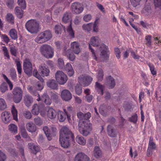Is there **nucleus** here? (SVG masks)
Returning <instances> with one entry per match:
<instances>
[{
  "label": "nucleus",
  "mask_w": 161,
  "mask_h": 161,
  "mask_svg": "<svg viewBox=\"0 0 161 161\" xmlns=\"http://www.w3.org/2000/svg\"><path fill=\"white\" fill-rule=\"evenodd\" d=\"M132 105L131 103H127L124 104L123 107L125 110L127 112L131 111L132 110Z\"/></svg>",
  "instance_id": "nucleus-39"
},
{
  "label": "nucleus",
  "mask_w": 161,
  "mask_h": 161,
  "mask_svg": "<svg viewBox=\"0 0 161 161\" xmlns=\"http://www.w3.org/2000/svg\"><path fill=\"white\" fill-rule=\"evenodd\" d=\"M31 153L34 154H36L39 151V147L37 146H35V147H33L31 150Z\"/></svg>",
  "instance_id": "nucleus-63"
},
{
  "label": "nucleus",
  "mask_w": 161,
  "mask_h": 161,
  "mask_svg": "<svg viewBox=\"0 0 161 161\" xmlns=\"http://www.w3.org/2000/svg\"><path fill=\"white\" fill-rule=\"evenodd\" d=\"M10 75L13 80H15L17 76L16 72L15 69H11L10 70Z\"/></svg>",
  "instance_id": "nucleus-49"
},
{
  "label": "nucleus",
  "mask_w": 161,
  "mask_h": 161,
  "mask_svg": "<svg viewBox=\"0 0 161 161\" xmlns=\"http://www.w3.org/2000/svg\"><path fill=\"white\" fill-rule=\"evenodd\" d=\"M47 116L51 119H55L57 113L56 110L52 107H48L46 108Z\"/></svg>",
  "instance_id": "nucleus-18"
},
{
  "label": "nucleus",
  "mask_w": 161,
  "mask_h": 161,
  "mask_svg": "<svg viewBox=\"0 0 161 161\" xmlns=\"http://www.w3.org/2000/svg\"><path fill=\"white\" fill-rule=\"evenodd\" d=\"M105 84L108 86L109 89L113 88L115 86L116 84L114 78L111 75H109L106 77Z\"/></svg>",
  "instance_id": "nucleus-12"
},
{
  "label": "nucleus",
  "mask_w": 161,
  "mask_h": 161,
  "mask_svg": "<svg viewBox=\"0 0 161 161\" xmlns=\"http://www.w3.org/2000/svg\"><path fill=\"white\" fill-rule=\"evenodd\" d=\"M16 66L18 73L19 74L21 75L22 73V69L21 64L19 61L16 62Z\"/></svg>",
  "instance_id": "nucleus-58"
},
{
  "label": "nucleus",
  "mask_w": 161,
  "mask_h": 161,
  "mask_svg": "<svg viewBox=\"0 0 161 161\" xmlns=\"http://www.w3.org/2000/svg\"><path fill=\"white\" fill-rule=\"evenodd\" d=\"M153 3L155 8L161 9V0H153Z\"/></svg>",
  "instance_id": "nucleus-53"
},
{
  "label": "nucleus",
  "mask_w": 161,
  "mask_h": 161,
  "mask_svg": "<svg viewBox=\"0 0 161 161\" xmlns=\"http://www.w3.org/2000/svg\"><path fill=\"white\" fill-rule=\"evenodd\" d=\"M63 70H65L68 75L70 76L73 75L74 74V70L72 66L69 63H68L65 66V68H64Z\"/></svg>",
  "instance_id": "nucleus-24"
},
{
  "label": "nucleus",
  "mask_w": 161,
  "mask_h": 161,
  "mask_svg": "<svg viewBox=\"0 0 161 161\" xmlns=\"http://www.w3.org/2000/svg\"><path fill=\"white\" fill-rule=\"evenodd\" d=\"M84 117H83V120H88V119L91 117V113L89 112H88L86 114H84Z\"/></svg>",
  "instance_id": "nucleus-64"
},
{
  "label": "nucleus",
  "mask_w": 161,
  "mask_h": 161,
  "mask_svg": "<svg viewBox=\"0 0 161 161\" xmlns=\"http://www.w3.org/2000/svg\"><path fill=\"white\" fill-rule=\"evenodd\" d=\"M67 31L68 32L69 34L72 38L74 37V32L72 28L71 24H70L69 26L67 29Z\"/></svg>",
  "instance_id": "nucleus-47"
},
{
  "label": "nucleus",
  "mask_w": 161,
  "mask_h": 161,
  "mask_svg": "<svg viewBox=\"0 0 161 161\" xmlns=\"http://www.w3.org/2000/svg\"><path fill=\"white\" fill-rule=\"evenodd\" d=\"M23 69L25 73L27 75L31 76L32 74V67L31 63L28 60L24 62Z\"/></svg>",
  "instance_id": "nucleus-10"
},
{
  "label": "nucleus",
  "mask_w": 161,
  "mask_h": 161,
  "mask_svg": "<svg viewBox=\"0 0 161 161\" xmlns=\"http://www.w3.org/2000/svg\"><path fill=\"white\" fill-rule=\"evenodd\" d=\"M10 51L12 54L14 56L16 55L17 50L14 46L10 47Z\"/></svg>",
  "instance_id": "nucleus-61"
},
{
  "label": "nucleus",
  "mask_w": 161,
  "mask_h": 161,
  "mask_svg": "<svg viewBox=\"0 0 161 161\" xmlns=\"http://www.w3.org/2000/svg\"><path fill=\"white\" fill-rule=\"evenodd\" d=\"M51 31L48 30L41 32L35 39V41L39 43H43L49 40L52 37Z\"/></svg>",
  "instance_id": "nucleus-4"
},
{
  "label": "nucleus",
  "mask_w": 161,
  "mask_h": 161,
  "mask_svg": "<svg viewBox=\"0 0 161 161\" xmlns=\"http://www.w3.org/2000/svg\"><path fill=\"white\" fill-rule=\"evenodd\" d=\"M71 17L70 13L66 12L64 14L63 17V21L64 23H67L69 21H71L70 20V18Z\"/></svg>",
  "instance_id": "nucleus-35"
},
{
  "label": "nucleus",
  "mask_w": 161,
  "mask_h": 161,
  "mask_svg": "<svg viewBox=\"0 0 161 161\" xmlns=\"http://www.w3.org/2000/svg\"><path fill=\"white\" fill-rule=\"evenodd\" d=\"M13 100L16 103H19L22 98L23 91L19 87H14L13 91Z\"/></svg>",
  "instance_id": "nucleus-6"
},
{
  "label": "nucleus",
  "mask_w": 161,
  "mask_h": 161,
  "mask_svg": "<svg viewBox=\"0 0 161 161\" xmlns=\"http://www.w3.org/2000/svg\"><path fill=\"white\" fill-rule=\"evenodd\" d=\"M43 130L48 140H51L52 139V134L50 133V130L48 127L47 126L44 127Z\"/></svg>",
  "instance_id": "nucleus-29"
},
{
  "label": "nucleus",
  "mask_w": 161,
  "mask_h": 161,
  "mask_svg": "<svg viewBox=\"0 0 161 161\" xmlns=\"http://www.w3.org/2000/svg\"><path fill=\"white\" fill-rule=\"evenodd\" d=\"M18 2L22 9H24L26 8V5L25 0H18Z\"/></svg>",
  "instance_id": "nucleus-48"
},
{
  "label": "nucleus",
  "mask_w": 161,
  "mask_h": 161,
  "mask_svg": "<svg viewBox=\"0 0 161 161\" xmlns=\"http://www.w3.org/2000/svg\"><path fill=\"white\" fill-rule=\"evenodd\" d=\"M148 66L150 68L152 74L153 75H156V71L154 70V68L153 65V64H149Z\"/></svg>",
  "instance_id": "nucleus-60"
},
{
  "label": "nucleus",
  "mask_w": 161,
  "mask_h": 161,
  "mask_svg": "<svg viewBox=\"0 0 161 161\" xmlns=\"http://www.w3.org/2000/svg\"><path fill=\"white\" fill-rule=\"evenodd\" d=\"M25 26L28 31L31 33H36L39 31L40 29L39 22L35 19L29 20Z\"/></svg>",
  "instance_id": "nucleus-3"
},
{
  "label": "nucleus",
  "mask_w": 161,
  "mask_h": 161,
  "mask_svg": "<svg viewBox=\"0 0 161 161\" xmlns=\"http://www.w3.org/2000/svg\"><path fill=\"white\" fill-rule=\"evenodd\" d=\"M56 80L60 85H64L66 83L68 79L66 75L61 71H58L55 74Z\"/></svg>",
  "instance_id": "nucleus-7"
},
{
  "label": "nucleus",
  "mask_w": 161,
  "mask_h": 161,
  "mask_svg": "<svg viewBox=\"0 0 161 161\" xmlns=\"http://www.w3.org/2000/svg\"><path fill=\"white\" fill-rule=\"evenodd\" d=\"M9 35L12 39L15 40L17 38V32L15 29H11L9 31Z\"/></svg>",
  "instance_id": "nucleus-33"
},
{
  "label": "nucleus",
  "mask_w": 161,
  "mask_h": 161,
  "mask_svg": "<svg viewBox=\"0 0 161 161\" xmlns=\"http://www.w3.org/2000/svg\"><path fill=\"white\" fill-rule=\"evenodd\" d=\"M6 107L5 100L3 99H0V110H3L6 108Z\"/></svg>",
  "instance_id": "nucleus-44"
},
{
  "label": "nucleus",
  "mask_w": 161,
  "mask_h": 161,
  "mask_svg": "<svg viewBox=\"0 0 161 161\" xmlns=\"http://www.w3.org/2000/svg\"><path fill=\"white\" fill-rule=\"evenodd\" d=\"M58 66L60 69H63L65 68V66L64 60L63 59L61 58H59L58 60Z\"/></svg>",
  "instance_id": "nucleus-40"
},
{
  "label": "nucleus",
  "mask_w": 161,
  "mask_h": 161,
  "mask_svg": "<svg viewBox=\"0 0 161 161\" xmlns=\"http://www.w3.org/2000/svg\"><path fill=\"white\" fill-rule=\"evenodd\" d=\"M94 156L97 158L100 157L102 155V152L99 147L96 146L93 151Z\"/></svg>",
  "instance_id": "nucleus-27"
},
{
  "label": "nucleus",
  "mask_w": 161,
  "mask_h": 161,
  "mask_svg": "<svg viewBox=\"0 0 161 161\" xmlns=\"http://www.w3.org/2000/svg\"><path fill=\"white\" fill-rule=\"evenodd\" d=\"M51 98L55 103H58L59 102V97L56 93H53L51 96Z\"/></svg>",
  "instance_id": "nucleus-45"
},
{
  "label": "nucleus",
  "mask_w": 161,
  "mask_h": 161,
  "mask_svg": "<svg viewBox=\"0 0 161 161\" xmlns=\"http://www.w3.org/2000/svg\"><path fill=\"white\" fill-rule=\"evenodd\" d=\"M33 75L37 78L41 82H43L44 81L43 79L41 77V75L39 74L38 72L36 69H34L33 72Z\"/></svg>",
  "instance_id": "nucleus-36"
},
{
  "label": "nucleus",
  "mask_w": 161,
  "mask_h": 161,
  "mask_svg": "<svg viewBox=\"0 0 161 161\" xmlns=\"http://www.w3.org/2000/svg\"><path fill=\"white\" fill-rule=\"evenodd\" d=\"M99 49L101 51L100 55L103 58L104 60H108L109 53L108 46L104 44H102L100 47Z\"/></svg>",
  "instance_id": "nucleus-9"
},
{
  "label": "nucleus",
  "mask_w": 161,
  "mask_h": 161,
  "mask_svg": "<svg viewBox=\"0 0 161 161\" xmlns=\"http://www.w3.org/2000/svg\"><path fill=\"white\" fill-rule=\"evenodd\" d=\"M26 127L28 131L31 132H35L36 130V125L32 123L29 122L27 123Z\"/></svg>",
  "instance_id": "nucleus-25"
},
{
  "label": "nucleus",
  "mask_w": 161,
  "mask_h": 161,
  "mask_svg": "<svg viewBox=\"0 0 161 161\" xmlns=\"http://www.w3.org/2000/svg\"><path fill=\"white\" fill-rule=\"evenodd\" d=\"M23 116L27 119H30L32 117L31 113L28 111H26L24 112Z\"/></svg>",
  "instance_id": "nucleus-54"
},
{
  "label": "nucleus",
  "mask_w": 161,
  "mask_h": 161,
  "mask_svg": "<svg viewBox=\"0 0 161 161\" xmlns=\"http://www.w3.org/2000/svg\"><path fill=\"white\" fill-rule=\"evenodd\" d=\"M22 8L19 7H17L15 8V13L18 17L21 19L22 17L23 14V11Z\"/></svg>",
  "instance_id": "nucleus-28"
},
{
  "label": "nucleus",
  "mask_w": 161,
  "mask_h": 161,
  "mask_svg": "<svg viewBox=\"0 0 161 161\" xmlns=\"http://www.w3.org/2000/svg\"><path fill=\"white\" fill-rule=\"evenodd\" d=\"M71 9L73 12L76 14H79L83 11V8L79 3H75L71 5Z\"/></svg>",
  "instance_id": "nucleus-13"
},
{
  "label": "nucleus",
  "mask_w": 161,
  "mask_h": 161,
  "mask_svg": "<svg viewBox=\"0 0 161 161\" xmlns=\"http://www.w3.org/2000/svg\"><path fill=\"white\" fill-rule=\"evenodd\" d=\"M0 89L1 91L3 93H4L6 91L8 90L7 83L4 82H3L0 86Z\"/></svg>",
  "instance_id": "nucleus-42"
},
{
  "label": "nucleus",
  "mask_w": 161,
  "mask_h": 161,
  "mask_svg": "<svg viewBox=\"0 0 161 161\" xmlns=\"http://www.w3.org/2000/svg\"><path fill=\"white\" fill-rule=\"evenodd\" d=\"M103 72L102 69L98 70V75H97V78L99 81H102L103 79Z\"/></svg>",
  "instance_id": "nucleus-41"
},
{
  "label": "nucleus",
  "mask_w": 161,
  "mask_h": 161,
  "mask_svg": "<svg viewBox=\"0 0 161 161\" xmlns=\"http://www.w3.org/2000/svg\"><path fill=\"white\" fill-rule=\"evenodd\" d=\"M129 120L130 122L136 123L137 120V115L136 114H135L131 117L129 118Z\"/></svg>",
  "instance_id": "nucleus-50"
},
{
  "label": "nucleus",
  "mask_w": 161,
  "mask_h": 161,
  "mask_svg": "<svg viewBox=\"0 0 161 161\" xmlns=\"http://www.w3.org/2000/svg\"><path fill=\"white\" fill-rule=\"evenodd\" d=\"M114 53L116 57L118 59L120 57V52L118 47H115L114 48Z\"/></svg>",
  "instance_id": "nucleus-59"
},
{
  "label": "nucleus",
  "mask_w": 161,
  "mask_h": 161,
  "mask_svg": "<svg viewBox=\"0 0 161 161\" xmlns=\"http://www.w3.org/2000/svg\"><path fill=\"white\" fill-rule=\"evenodd\" d=\"M66 48L64 47V54L66 56L69 60L71 61H73L75 58V56L72 52L71 50L69 49L66 50Z\"/></svg>",
  "instance_id": "nucleus-20"
},
{
  "label": "nucleus",
  "mask_w": 161,
  "mask_h": 161,
  "mask_svg": "<svg viewBox=\"0 0 161 161\" xmlns=\"http://www.w3.org/2000/svg\"><path fill=\"white\" fill-rule=\"evenodd\" d=\"M14 1L13 0H7L6 4L10 9H12L14 7Z\"/></svg>",
  "instance_id": "nucleus-56"
},
{
  "label": "nucleus",
  "mask_w": 161,
  "mask_h": 161,
  "mask_svg": "<svg viewBox=\"0 0 161 161\" xmlns=\"http://www.w3.org/2000/svg\"><path fill=\"white\" fill-rule=\"evenodd\" d=\"M75 161H90L89 158L83 153H78L75 156Z\"/></svg>",
  "instance_id": "nucleus-16"
},
{
  "label": "nucleus",
  "mask_w": 161,
  "mask_h": 161,
  "mask_svg": "<svg viewBox=\"0 0 161 161\" xmlns=\"http://www.w3.org/2000/svg\"><path fill=\"white\" fill-rule=\"evenodd\" d=\"M3 51L4 52V56L5 57H7L8 59H9L10 56L9 55L8 53V51L7 48L5 47H3Z\"/></svg>",
  "instance_id": "nucleus-62"
},
{
  "label": "nucleus",
  "mask_w": 161,
  "mask_h": 161,
  "mask_svg": "<svg viewBox=\"0 0 161 161\" xmlns=\"http://www.w3.org/2000/svg\"><path fill=\"white\" fill-rule=\"evenodd\" d=\"M35 124L38 126L42 125L43 124V121L40 118H36L34 119Z\"/></svg>",
  "instance_id": "nucleus-51"
},
{
  "label": "nucleus",
  "mask_w": 161,
  "mask_h": 161,
  "mask_svg": "<svg viewBox=\"0 0 161 161\" xmlns=\"http://www.w3.org/2000/svg\"><path fill=\"white\" fill-rule=\"evenodd\" d=\"M6 19L7 21L10 23H11L13 24L14 23V17L13 15L10 14H7Z\"/></svg>",
  "instance_id": "nucleus-46"
},
{
  "label": "nucleus",
  "mask_w": 161,
  "mask_h": 161,
  "mask_svg": "<svg viewBox=\"0 0 161 161\" xmlns=\"http://www.w3.org/2000/svg\"><path fill=\"white\" fill-rule=\"evenodd\" d=\"M76 140L80 145H84L86 143V140L82 136H77L76 137Z\"/></svg>",
  "instance_id": "nucleus-31"
},
{
  "label": "nucleus",
  "mask_w": 161,
  "mask_h": 161,
  "mask_svg": "<svg viewBox=\"0 0 161 161\" xmlns=\"http://www.w3.org/2000/svg\"><path fill=\"white\" fill-rule=\"evenodd\" d=\"M107 132L109 136L111 137H115L117 134L116 130L110 125L107 126Z\"/></svg>",
  "instance_id": "nucleus-22"
},
{
  "label": "nucleus",
  "mask_w": 161,
  "mask_h": 161,
  "mask_svg": "<svg viewBox=\"0 0 161 161\" xmlns=\"http://www.w3.org/2000/svg\"><path fill=\"white\" fill-rule=\"evenodd\" d=\"M24 102L26 106L29 107L33 102V98L30 95L26 94L24 97Z\"/></svg>",
  "instance_id": "nucleus-23"
},
{
  "label": "nucleus",
  "mask_w": 161,
  "mask_h": 161,
  "mask_svg": "<svg viewBox=\"0 0 161 161\" xmlns=\"http://www.w3.org/2000/svg\"><path fill=\"white\" fill-rule=\"evenodd\" d=\"M71 48L73 52L75 54H78L80 52L79 44L76 42H72L70 45Z\"/></svg>",
  "instance_id": "nucleus-19"
},
{
  "label": "nucleus",
  "mask_w": 161,
  "mask_h": 161,
  "mask_svg": "<svg viewBox=\"0 0 161 161\" xmlns=\"http://www.w3.org/2000/svg\"><path fill=\"white\" fill-rule=\"evenodd\" d=\"M98 38V37L97 36L92 37L91 39L90 42L89 43V49L92 53L93 57L94 58V59L96 60H97V58L96 56L95 51L92 47L91 45L94 47H98L99 46V42Z\"/></svg>",
  "instance_id": "nucleus-8"
},
{
  "label": "nucleus",
  "mask_w": 161,
  "mask_h": 161,
  "mask_svg": "<svg viewBox=\"0 0 161 161\" xmlns=\"http://www.w3.org/2000/svg\"><path fill=\"white\" fill-rule=\"evenodd\" d=\"M141 1V0H130L131 4L134 7H136L139 5Z\"/></svg>",
  "instance_id": "nucleus-57"
},
{
  "label": "nucleus",
  "mask_w": 161,
  "mask_h": 161,
  "mask_svg": "<svg viewBox=\"0 0 161 161\" xmlns=\"http://www.w3.org/2000/svg\"><path fill=\"white\" fill-rule=\"evenodd\" d=\"M11 112L13 115L14 119L15 120H18L17 111L14 106H13L12 108Z\"/></svg>",
  "instance_id": "nucleus-43"
},
{
  "label": "nucleus",
  "mask_w": 161,
  "mask_h": 161,
  "mask_svg": "<svg viewBox=\"0 0 161 161\" xmlns=\"http://www.w3.org/2000/svg\"><path fill=\"white\" fill-rule=\"evenodd\" d=\"M42 101L44 102V103L47 105H50L52 103L51 99L49 98L48 96L46 94H44L42 96Z\"/></svg>",
  "instance_id": "nucleus-26"
},
{
  "label": "nucleus",
  "mask_w": 161,
  "mask_h": 161,
  "mask_svg": "<svg viewBox=\"0 0 161 161\" xmlns=\"http://www.w3.org/2000/svg\"><path fill=\"white\" fill-rule=\"evenodd\" d=\"M74 139V136L71 131L66 126L62 127L60 131L59 140L61 146L65 148H68L71 142Z\"/></svg>",
  "instance_id": "nucleus-1"
},
{
  "label": "nucleus",
  "mask_w": 161,
  "mask_h": 161,
  "mask_svg": "<svg viewBox=\"0 0 161 161\" xmlns=\"http://www.w3.org/2000/svg\"><path fill=\"white\" fill-rule=\"evenodd\" d=\"M9 130L12 133L16 134L17 132V126L14 124H12L8 126Z\"/></svg>",
  "instance_id": "nucleus-34"
},
{
  "label": "nucleus",
  "mask_w": 161,
  "mask_h": 161,
  "mask_svg": "<svg viewBox=\"0 0 161 161\" xmlns=\"http://www.w3.org/2000/svg\"><path fill=\"white\" fill-rule=\"evenodd\" d=\"M39 111V106L36 104H34L32 107L31 110L32 113L34 115L38 114Z\"/></svg>",
  "instance_id": "nucleus-32"
},
{
  "label": "nucleus",
  "mask_w": 161,
  "mask_h": 161,
  "mask_svg": "<svg viewBox=\"0 0 161 161\" xmlns=\"http://www.w3.org/2000/svg\"><path fill=\"white\" fill-rule=\"evenodd\" d=\"M61 97L63 100L66 101H68L72 97L71 93L67 90H64L62 91Z\"/></svg>",
  "instance_id": "nucleus-15"
},
{
  "label": "nucleus",
  "mask_w": 161,
  "mask_h": 161,
  "mask_svg": "<svg viewBox=\"0 0 161 161\" xmlns=\"http://www.w3.org/2000/svg\"><path fill=\"white\" fill-rule=\"evenodd\" d=\"M45 64H42L39 67L38 70L39 73L41 74V76L43 77L47 76L49 75L50 73L49 70L44 65Z\"/></svg>",
  "instance_id": "nucleus-14"
},
{
  "label": "nucleus",
  "mask_w": 161,
  "mask_h": 161,
  "mask_svg": "<svg viewBox=\"0 0 161 161\" xmlns=\"http://www.w3.org/2000/svg\"><path fill=\"white\" fill-rule=\"evenodd\" d=\"M41 54L47 58H52L54 54L53 49L51 46L47 44H43L40 48Z\"/></svg>",
  "instance_id": "nucleus-5"
},
{
  "label": "nucleus",
  "mask_w": 161,
  "mask_h": 161,
  "mask_svg": "<svg viewBox=\"0 0 161 161\" xmlns=\"http://www.w3.org/2000/svg\"><path fill=\"white\" fill-rule=\"evenodd\" d=\"M46 84L47 86L51 89L57 90L58 89V83L54 79L49 80L47 82Z\"/></svg>",
  "instance_id": "nucleus-17"
},
{
  "label": "nucleus",
  "mask_w": 161,
  "mask_h": 161,
  "mask_svg": "<svg viewBox=\"0 0 161 161\" xmlns=\"http://www.w3.org/2000/svg\"><path fill=\"white\" fill-rule=\"evenodd\" d=\"M78 128L83 129H92V124L87 120H80L78 123Z\"/></svg>",
  "instance_id": "nucleus-11"
},
{
  "label": "nucleus",
  "mask_w": 161,
  "mask_h": 161,
  "mask_svg": "<svg viewBox=\"0 0 161 161\" xmlns=\"http://www.w3.org/2000/svg\"><path fill=\"white\" fill-rule=\"evenodd\" d=\"M58 118L60 122L64 121L66 119V115L62 111H58Z\"/></svg>",
  "instance_id": "nucleus-30"
},
{
  "label": "nucleus",
  "mask_w": 161,
  "mask_h": 161,
  "mask_svg": "<svg viewBox=\"0 0 161 161\" xmlns=\"http://www.w3.org/2000/svg\"><path fill=\"white\" fill-rule=\"evenodd\" d=\"M10 115V114L7 111H5L2 113V119L5 123L6 124L11 119Z\"/></svg>",
  "instance_id": "nucleus-21"
},
{
  "label": "nucleus",
  "mask_w": 161,
  "mask_h": 161,
  "mask_svg": "<svg viewBox=\"0 0 161 161\" xmlns=\"http://www.w3.org/2000/svg\"><path fill=\"white\" fill-rule=\"evenodd\" d=\"M92 27V23H90L87 24H84L82 26L83 29L88 31L91 30Z\"/></svg>",
  "instance_id": "nucleus-38"
},
{
  "label": "nucleus",
  "mask_w": 161,
  "mask_h": 161,
  "mask_svg": "<svg viewBox=\"0 0 161 161\" xmlns=\"http://www.w3.org/2000/svg\"><path fill=\"white\" fill-rule=\"evenodd\" d=\"M79 83L77 84L75 86V90L76 93L78 95H80L82 92V88L80 84L84 86H88L92 80V78L91 76H84L82 75L78 77Z\"/></svg>",
  "instance_id": "nucleus-2"
},
{
  "label": "nucleus",
  "mask_w": 161,
  "mask_h": 161,
  "mask_svg": "<svg viewBox=\"0 0 161 161\" xmlns=\"http://www.w3.org/2000/svg\"><path fill=\"white\" fill-rule=\"evenodd\" d=\"M79 130L82 134L84 136H86L90 133V131L92 130V129H83L81 128H79Z\"/></svg>",
  "instance_id": "nucleus-37"
},
{
  "label": "nucleus",
  "mask_w": 161,
  "mask_h": 161,
  "mask_svg": "<svg viewBox=\"0 0 161 161\" xmlns=\"http://www.w3.org/2000/svg\"><path fill=\"white\" fill-rule=\"evenodd\" d=\"M54 29L55 32L57 34H61L62 31L61 26L58 25L55 26Z\"/></svg>",
  "instance_id": "nucleus-52"
},
{
  "label": "nucleus",
  "mask_w": 161,
  "mask_h": 161,
  "mask_svg": "<svg viewBox=\"0 0 161 161\" xmlns=\"http://www.w3.org/2000/svg\"><path fill=\"white\" fill-rule=\"evenodd\" d=\"M7 158L6 154L0 150V161H5Z\"/></svg>",
  "instance_id": "nucleus-55"
}]
</instances>
